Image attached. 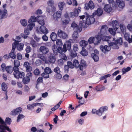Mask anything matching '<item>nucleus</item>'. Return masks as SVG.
I'll list each match as a JSON object with an SVG mask.
<instances>
[{"mask_svg":"<svg viewBox=\"0 0 132 132\" xmlns=\"http://www.w3.org/2000/svg\"><path fill=\"white\" fill-rule=\"evenodd\" d=\"M84 14L86 15V20H82L80 21L79 24L82 27L86 28L89 25L93 24L95 20L93 18H92L90 15L87 13L85 12Z\"/></svg>","mask_w":132,"mask_h":132,"instance_id":"1","label":"nucleus"},{"mask_svg":"<svg viewBox=\"0 0 132 132\" xmlns=\"http://www.w3.org/2000/svg\"><path fill=\"white\" fill-rule=\"evenodd\" d=\"M12 121L11 119L7 117L6 118L5 121H4L3 119L0 117V123L4 126L3 128H2L3 130H9V128L7 126L6 124L10 125Z\"/></svg>","mask_w":132,"mask_h":132,"instance_id":"2","label":"nucleus"},{"mask_svg":"<svg viewBox=\"0 0 132 132\" xmlns=\"http://www.w3.org/2000/svg\"><path fill=\"white\" fill-rule=\"evenodd\" d=\"M108 107L106 106H102L100 107L98 110H96L95 109H93L92 111V113H96L99 116H101L103 112L105 111L108 110Z\"/></svg>","mask_w":132,"mask_h":132,"instance_id":"3","label":"nucleus"},{"mask_svg":"<svg viewBox=\"0 0 132 132\" xmlns=\"http://www.w3.org/2000/svg\"><path fill=\"white\" fill-rule=\"evenodd\" d=\"M66 44L67 45L68 50L69 51V54L70 56L72 58H74L77 56V52L71 49V42L69 40L67 41Z\"/></svg>","mask_w":132,"mask_h":132,"instance_id":"4","label":"nucleus"},{"mask_svg":"<svg viewBox=\"0 0 132 132\" xmlns=\"http://www.w3.org/2000/svg\"><path fill=\"white\" fill-rule=\"evenodd\" d=\"M103 14V10L101 8L99 7L97 9V10H95L93 13L92 15H90V16L92 18H93L95 20V17L96 15L98 16H101Z\"/></svg>","mask_w":132,"mask_h":132,"instance_id":"5","label":"nucleus"},{"mask_svg":"<svg viewBox=\"0 0 132 132\" xmlns=\"http://www.w3.org/2000/svg\"><path fill=\"white\" fill-rule=\"evenodd\" d=\"M81 8L80 7H79L78 8H75L73 12H70V17L71 18H74L75 17L77 16L79 13L81 12Z\"/></svg>","mask_w":132,"mask_h":132,"instance_id":"6","label":"nucleus"},{"mask_svg":"<svg viewBox=\"0 0 132 132\" xmlns=\"http://www.w3.org/2000/svg\"><path fill=\"white\" fill-rule=\"evenodd\" d=\"M58 36L61 38L66 39L68 37V35L64 31L60 29H59L57 31Z\"/></svg>","mask_w":132,"mask_h":132,"instance_id":"7","label":"nucleus"},{"mask_svg":"<svg viewBox=\"0 0 132 132\" xmlns=\"http://www.w3.org/2000/svg\"><path fill=\"white\" fill-rule=\"evenodd\" d=\"M22 110V109L21 107H18L12 110L11 112V114L12 116H15L20 113Z\"/></svg>","mask_w":132,"mask_h":132,"instance_id":"8","label":"nucleus"},{"mask_svg":"<svg viewBox=\"0 0 132 132\" xmlns=\"http://www.w3.org/2000/svg\"><path fill=\"white\" fill-rule=\"evenodd\" d=\"M94 7V5L93 1H90L88 3H85L84 8L87 10H88L89 9H92Z\"/></svg>","mask_w":132,"mask_h":132,"instance_id":"9","label":"nucleus"},{"mask_svg":"<svg viewBox=\"0 0 132 132\" xmlns=\"http://www.w3.org/2000/svg\"><path fill=\"white\" fill-rule=\"evenodd\" d=\"M101 50L104 53L110 51L111 50V47L107 45H101L100 46Z\"/></svg>","mask_w":132,"mask_h":132,"instance_id":"10","label":"nucleus"},{"mask_svg":"<svg viewBox=\"0 0 132 132\" xmlns=\"http://www.w3.org/2000/svg\"><path fill=\"white\" fill-rule=\"evenodd\" d=\"M7 12V11L6 9H4L2 11L0 9V15H1V19H2L1 22L2 21V19L7 18L6 14Z\"/></svg>","mask_w":132,"mask_h":132,"instance_id":"11","label":"nucleus"},{"mask_svg":"<svg viewBox=\"0 0 132 132\" xmlns=\"http://www.w3.org/2000/svg\"><path fill=\"white\" fill-rule=\"evenodd\" d=\"M103 10L107 13H110L111 12L112 9L110 5L105 4Z\"/></svg>","mask_w":132,"mask_h":132,"instance_id":"12","label":"nucleus"},{"mask_svg":"<svg viewBox=\"0 0 132 132\" xmlns=\"http://www.w3.org/2000/svg\"><path fill=\"white\" fill-rule=\"evenodd\" d=\"M49 63H54L55 61L56 58L54 55L52 53H51L48 57Z\"/></svg>","mask_w":132,"mask_h":132,"instance_id":"13","label":"nucleus"},{"mask_svg":"<svg viewBox=\"0 0 132 132\" xmlns=\"http://www.w3.org/2000/svg\"><path fill=\"white\" fill-rule=\"evenodd\" d=\"M100 34L99 32L98 33V34L96 35L95 36V37L97 40V42L95 43L94 44L96 45H97L99 43H100L101 42V40L102 39V35H103L104 34L100 33Z\"/></svg>","mask_w":132,"mask_h":132,"instance_id":"14","label":"nucleus"},{"mask_svg":"<svg viewBox=\"0 0 132 132\" xmlns=\"http://www.w3.org/2000/svg\"><path fill=\"white\" fill-rule=\"evenodd\" d=\"M61 12L59 11H58L56 13H54L53 15V19L55 20H57L61 17Z\"/></svg>","mask_w":132,"mask_h":132,"instance_id":"15","label":"nucleus"},{"mask_svg":"<svg viewBox=\"0 0 132 132\" xmlns=\"http://www.w3.org/2000/svg\"><path fill=\"white\" fill-rule=\"evenodd\" d=\"M112 27L115 31H116L119 27V23L117 20L113 21H112Z\"/></svg>","mask_w":132,"mask_h":132,"instance_id":"16","label":"nucleus"},{"mask_svg":"<svg viewBox=\"0 0 132 132\" xmlns=\"http://www.w3.org/2000/svg\"><path fill=\"white\" fill-rule=\"evenodd\" d=\"M40 30L45 35L47 34L48 32V30L44 25L41 26L39 28Z\"/></svg>","mask_w":132,"mask_h":132,"instance_id":"17","label":"nucleus"},{"mask_svg":"<svg viewBox=\"0 0 132 132\" xmlns=\"http://www.w3.org/2000/svg\"><path fill=\"white\" fill-rule=\"evenodd\" d=\"M40 50L44 54L47 53L49 51V50L45 46H41L40 48Z\"/></svg>","mask_w":132,"mask_h":132,"instance_id":"18","label":"nucleus"},{"mask_svg":"<svg viewBox=\"0 0 132 132\" xmlns=\"http://www.w3.org/2000/svg\"><path fill=\"white\" fill-rule=\"evenodd\" d=\"M112 41L115 42L116 46H117V44H119L120 45H121L122 44V39L121 37L118 38L116 40L115 38H113Z\"/></svg>","mask_w":132,"mask_h":132,"instance_id":"19","label":"nucleus"},{"mask_svg":"<svg viewBox=\"0 0 132 132\" xmlns=\"http://www.w3.org/2000/svg\"><path fill=\"white\" fill-rule=\"evenodd\" d=\"M13 65L14 66L13 69L15 70L19 69L18 67L20 66V62L18 60H15L14 61Z\"/></svg>","mask_w":132,"mask_h":132,"instance_id":"20","label":"nucleus"},{"mask_svg":"<svg viewBox=\"0 0 132 132\" xmlns=\"http://www.w3.org/2000/svg\"><path fill=\"white\" fill-rule=\"evenodd\" d=\"M88 42V41L84 40H82L79 42L80 45L82 47V48L85 47L87 45Z\"/></svg>","mask_w":132,"mask_h":132,"instance_id":"21","label":"nucleus"},{"mask_svg":"<svg viewBox=\"0 0 132 132\" xmlns=\"http://www.w3.org/2000/svg\"><path fill=\"white\" fill-rule=\"evenodd\" d=\"M57 36V34L55 32H52L50 35V38L53 41H55L56 40Z\"/></svg>","mask_w":132,"mask_h":132,"instance_id":"22","label":"nucleus"},{"mask_svg":"<svg viewBox=\"0 0 132 132\" xmlns=\"http://www.w3.org/2000/svg\"><path fill=\"white\" fill-rule=\"evenodd\" d=\"M7 72L9 73H11L13 71V68L11 65L7 66L5 68Z\"/></svg>","mask_w":132,"mask_h":132,"instance_id":"23","label":"nucleus"},{"mask_svg":"<svg viewBox=\"0 0 132 132\" xmlns=\"http://www.w3.org/2000/svg\"><path fill=\"white\" fill-rule=\"evenodd\" d=\"M108 43L109 45V46L110 47L113 46L114 45L115 46L112 47L113 49H118L119 48V47L118 46H116V43L114 41H113V42H112L110 41L109 42H108Z\"/></svg>","mask_w":132,"mask_h":132,"instance_id":"24","label":"nucleus"},{"mask_svg":"<svg viewBox=\"0 0 132 132\" xmlns=\"http://www.w3.org/2000/svg\"><path fill=\"white\" fill-rule=\"evenodd\" d=\"M80 54L82 56L85 57L87 56L88 55V52L85 48H83L81 51L80 52Z\"/></svg>","mask_w":132,"mask_h":132,"instance_id":"25","label":"nucleus"},{"mask_svg":"<svg viewBox=\"0 0 132 132\" xmlns=\"http://www.w3.org/2000/svg\"><path fill=\"white\" fill-rule=\"evenodd\" d=\"M91 57L95 62L98 61L99 59V57L95 53H92L91 55Z\"/></svg>","mask_w":132,"mask_h":132,"instance_id":"26","label":"nucleus"},{"mask_svg":"<svg viewBox=\"0 0 132 132\" xmlns=\"http://www.w3.org/2000/svg\"><path fill=\"white\" fill-rule=\"evenodd\" d=\"M13 71H14L13 73L14 77L16 79H18V78L17 76H19V73L20 72L19 71V69L15 70L13 69Z\"/></svg>","mask_w":132,"mask_h":132,"instance_id":"27","label":"nucleus"},{"mask_svg":"<svg viewBox=\"0 0 132 132\" xmlns=\"http://www.w3.org/2000/svg\"><path fill=\"white\" fill-rule=\"evenodd\" d=\"M38 23L41 26L44 25L45 24L44 20L42 17L39 16L37 20Z\"/></svg>","mask_w":132,"mask_h":132,"instance_id":"28","label":"nucleus"},{"mask_svg":"<svg viewBox=\"0 0 132 132\" xmlns=\"http://www.w3.org/2000/svg\"><path fill=\"white\" fill-rule=\"evenodd\" d=\"M111 38V36H105L104 35H102V40L103 41H107L108 42H109L110 40L109 39Z\"/></svg>","mask_w":132,"mask_h":132,"instance_id":"29","label":"nucleus"},{"mask_svg":"<svg viewBox=\"0 0 132 132\" xmlns=\"http://www.w3.org/2000/svg\"><path fill=\"white\" fill-rule=\"evenodd\" d=\"M78 35L77 31H74L72 35L73 39L76 40L78 38Z\"/></svg>","mask_w":132,"mask_h":132,"instance_id":"30","label":"nucleus"},{"mask_svg":"<svg viewBox=\"0 0 132 132\" xmlns=\"http://www.w3.org/2000/svg\"><path fill=\"white\" fill-rule=\"evenodd\" d=\"M44 72L48 74H50L53 72L51 68L49 67L45 68L44 69Z\"/></svg>","mask_w":132,"mask_h":132,"instance_id":"31","label":"nucleus"},{"mask_svg":"<svg viewBox=\"0 0 132 132\" xmlns=\"http://www.w3.org/2000/svg\"><path fill=\"white\" fill-rule=\"evenodd\" d=\"M14 52L15 51L12 50L11 52L9 54L10 57L13 59H15L16 58V56L14 53Z\"/></svg>","mask_w":132,"mask_h":132,"instance_id":"32","label":"nucleus"},{"mask_svg":"<svg viewBox=\"0 0 132 132\" xmlns=\"http://www.w3.org/2000/svg\"><path fill=\"white\" fill-rule=\"evenodd\" d=\"M65 4V3L63 2H59L58 4V6L59 9L61 11L63 9V6Z\"/></svg>","mask_w":132,"mask_h":132,"instance_id":"33","label":"nucleus"},{"mask_svg":"<svg viewBox=\"0 0 132 132\" xmlns=\"http://www.w3.org/2000/svg\"><path fill=\"white\" fill-rule=\"evenodd\" d=\"M118 3H119L118 6L121 8H123L125 6V3L124 1L120 0L118 1Z\"/></svg>","mask_w":132,"mask_h":132,"instance_id":"34","label":"nucleus"},{"mask_svg":"<svg viewBox=\"0 0 132 132\" xmlns=\"http://www.w3.org/2000/svg\"><path fill=\"white\" fill-rule=\"evenodd\" d=\"M131 69V68L129 67H128L126 68H123L122 69V74H125L127 72L130 71Z\"/></svg>","mask_w":132,"mask_h":132,"instance_id":"35","label":"nucleus"},{"mask_svg":"<svg viewBox=\"0 0 132 132\" xmlns=\"http://www.w3.org/2000/svg\"><path fill=\"white\" fill-rule=\"evenodd\" d=\"M24 44L23 43H20L17 47V49L18 50L22 51L23 50Z\"/></svg>","mask_w":132,"mask_h":132,"instance_id":"36","label":"nucleus"},{"mask_svg":"<svg viewBox=\"0 0 132 132\" xmlns=\"http://www.w3.org/2000/svg\"><path fill=\"white\" fill-rule=\"evenodd\" d=\"M106 26L104 25H103L101 26L100 32V33L104 34H105L106 31V29H105V27Z\"/></svg>","mask_w":132,"mask_h":132,"instance_id":"37","label":"nucleus"},{"mask_svg":"<svg viewBox=\"0 0 132 132\" xmlns=\"http://www.w3.org/2000/svg\"><path fill=\"white\" fill-rule=\"evenodd\" d=\"M73 64L74 67H75L76 68H78L79 66V64L78 60L75 59L74 60Z\"/></svg>","mask_w":132,"mask_h":132,"instance_id":"38","label":"nucleus"},{"mask_svg":"<svg viewBox=\"0 0 132 132\" xmlns=\"http://www.w3.org/2000/svg\"><path fill=\"white\" fill-rule=\"evenodd\" d=\"M70 21V19H66L62 21L61 23L63 26H65L69 23Z\"/></svg>","mask_w":132,"mask_h":132,"instance_id":"39","label":"nucleus"},{"mask_svg":"<svg viewBox=\"0 0 132 132\" xmlns=\"http://www.w3.org/2000/svg\"><path fill=\"white\" fill-rule=\"evenodd\" d=\"M2 90L5 91V92L6 91V87L7 85L5 82H3L2 84Z\"/></svg>","mask_w":132,"mask_h":132,"instance_id":"40","label":"nucleus"},{"mask_svg":"<svg viewBox=\"0 0 132 132\" xmlns=\"http://www.w3.org/2000/svg\"><path fill=\"white\" fill-rule=\"evenodd\" d=\"M95 37H90L88 39V42L89 44H91L94 43L95 40Z\"/></svg>","mask_w":132,"mask_h":132,"instance_id":"41","label":"nucleus"},{"mask_svg":"<svg viewBox=\"0 0 132 132\" xmlns=\"http://www.w3.org/2000/svg\"><path fill=\"white\" fill-rule=\"evenodd\" d=\"M20 22L21 24L23 26L25 27L27 25V21L25 19H24L22 20H20Z\"/></svg>","mask_w":132,"mask_h":132,"instance_id":"42","label":"nucleus"},{"mask_svg":"<svg viewBox=\"0 0 132 132\" xmlns=\"http://www.w3.org/2000/svg\"><path fill=\"white\" fill-rule=\"evenodd\" d=\"M30 81V79L28 78H24L22 79V82L24 84H26L28 83Z\"/></svg>","mask_w":132,"mask_h":132,"instance_id":"43","label":"nucleus"},{"mask_svg":"<svg viewBox=\"0 0 132 132\" xmlns=\"http://www.w3.org/2000/svg\"><path fill=\"white\" fill-rule=\"evenodd\" d=\"M24 116L22 114H19L17 117L16 121L17 122H19L20 119L23 118L24 117Z\"/></svg>","mask_w":132,"mask_h":132,"instance_id":"44","label":"nucleus"},{"mask_svg":"<svg viewBox=\"0 0 132 132\" xmlns=\"http://www.w3.org/2000/svg\"><path fill=\"white\" fill-rule=\"evenodd\" d=\"M73 63H72V62L71 61L67 62V65L71 69H73L74 68V66L73 65Z\"/></svg>","mask_w":132,"mask_h":132,"instance_id":"45","label":"nucleus"},{"mask_svg":"<svg viewBox=\"0 0 132 132\" xmlns=\"http://www.w3.org/2000/svg\"><path fill=\"white\" fill-rule=\"evenodd\" d=\"M39 16H38L36 17L35 16H31V19L32 20V22H34L38 20V18H39Z\"/></svg>","mask_w":132,"mask_h":132,"instance_id":"46","label":"nucleus"},{"mask_svg":"<svg viewBox=\"0 0 132 132\" xmlns=\"http://www.w3.org/2000/svg\"><path fill=\"white\" fill-rule=\"evenodd\" d=\"M54 71L57 74H59L60 72V69L58 67H57L54 68Z\"/></svg>","mask_w":132,"mask_h":132,"instance_id":"47","label":"nucleus"},{"mask_svg":"<svg viewBox=\"0 0 132 132\" xmlns=\"http://www.w3.org/2000/svg\"><path fill=\"white\" fill-rule=\"evenodd\" d=\"M41 76L45 79L49 78V74L44 73V72H43L41 74Z\"/></svg>","mask_w":132,"mask_h":132,"instance_id":"48","label":"nucleus"},{"mask_svg":"<svg viewBox=\"0 0 132 132\" xmlns=\"http://www.w3.org/2000/svg\"><path fill=\"white\" fill-rule=\"evenodd\" d=\"M108 30L110 33L112 35H115L116 34V32H115L116 31H114V30L113 28H109Z\"/></svg>","mask_w":132,"mask_h":132,"instance_id":"49","label":"nucleus"},{"mask_svg":"<svg viewBox=\"0 0 132 132\" xmlns=\"http://www.w3.org/2000/svg\"><path fill=\"white\" fill-rule=\"evenodd\" d=\"M73 47V50L74 51H75V52H76L78 50V46L77 44H74Z\"/></svg>","mask_w":132,"mask_h":132,"instance_id":"50","label":"nucleus"},{"mask_svg":"<svg viewBox=\"0 0 132 132\" xmlns=\"http://www.w3.org/2000/svg\"><path fill=\"white\" fill-rule=\"evenodd\" d=\"M34 74L37 76L39 75L40 73V72L39 69L38 68H36L34 71Z\"/></svg>","mask_w":132,"mask_h":132,"instance_id":"51","label":"nucleus"},{"mask_svg":"<svg viewBox=\"0 0 132 132\" xmlns=\"http://www.w3.org/2000/svg\"><path fill=\"white\" fill-rule=\"evenodd\" d=\"M56 44L57 46H61L62 44V41L60 39H57L56 40Z\"/></svg>","mask_w":132,"mask_h":132,"instance_id":"52","label":"nucleus"},{"mask_svg":"<svg viewBox=\"0 0 132 132\" xmlns=\"http://www.w3.org/2000/svg\"><path fill=\"white\" fill-rule=\"evenodd\" d=\"M24 75L25 74L24 72H20L19 73V75L17 76V77L18 78H24Z\"/></svg>","mask_w":132,"mask_h":132,"instance_id":"53","label":"nucleus"},{"mask_svg":"<svg viewBox=\"0 0 132 132\" xmlns=\"http://www.w3.org/2000/svg\"><path fill=\"white\" fill-rule=\"evenodd\" d=\"M67 50H68L67 45L66 42L65 44H64L63 45V48L62 49V52L63 51L64 53H65Z\"/></svg>","mask_w":132,"mask_h":132,"instance_id":"54","label":"nucleus"},{"mask_svg":"<svg viewBox=\"0 0 132 132\" xmlns=\"http://www.w3.org/2000/svg\"><path fill=\"white\" fill-rule=\"evenodd\" d=\"M16 57L17 59L19 60H21L22 58V55L21 53H17L16 54Z\"/></svg>","mask_w":132,"mask_h":132,"instance_id":"55","label":"nucleus"},{"mask_svg":"<svg viewBox=\"0 0 132 132\" xmlns=\"http://www.w3.org/2000/svg\"><path fill=\"white\" fill-rule=\"evenodd\" d=\"M47 4L49 6H50L53 5L54 3L53 0H49V1L47 2Z\"/></svg>","mask_w":132,"mask_h":132,"instance_id":"56","label":"nucleus"},{"mask_svg":"<svg viewBox=\"0 0 132 132\" xmlns=\"http://www.w3.org/2000/svg\"><path fill=\"white\" fill-rule=\"evenodd\" d=\"M77 26L78 25L75 22L73 21L71 24V27L72 28H73L74 29H75Z\"/></svg>","mask_w":132,"mask_h":132,"instance_id":"57","label":"nucleus"},{"mask_svg":"<svg viewBox=\"0 0 132 132\" xmlns=\"http://www.w3.org/2000/svg\"><path fill=\"white\" fill-rule=\"evenodd\" d=\"M69 68H70L67 65H65L64 67V70L65 73H68Z\"/></svg>","mask_w":132,"mask_h":132,"instance_id":"58","label":"nucleus"},{"mask_svg":"<svg viewBox=\"0 0 132 132\" xmlns=\"http://www.w3.org/2000/svg\"><path fill=\"white\" fill-rule=\"evenodd\" d=\"M31 48L29 46H27L25 49L27 53H29L31 51Z\"/></svg>","mask_w":132,"mask_h":132,"instance_id":"59","label":"nucleus"},{"mask_svg":"<svg viewBox=\"0 0 132 132\" xmlns=\"http://www.w3.org/2000/svg\"><path fill=\"white\" fill-rule=\"evenodd\" d=\"M30 43L33 47H35L36 46V42L34 40L30 41Z\"/></svg>","mask_w":132,"mask_h":132,"instance_id":"60","label":"nucleus"},{"mask_svg":"<svg viewBox=\"0 0 132 132\" xmlns=\"http://www.w3.org/2000/svg\"><path fill=\"white\" fill-rule=\"evenodd\" d=\"M6 67V64L4 63H2L1 65L2 69L3 71L5 70Z\"/></svg>","mask_w":132,"mask_h":132,"instance_id":"61","label":"nucleus"},{"mask_svg":"<svg viewBox=\"0 0 132 132\" xmlns=\"http://www.w3.org/2000/svg\"><path fill=\"white\" fill-rule=\"evenodd\" d=\"M32 70V68L31 66V64L26 68V70L27 72H30Z\"/></svg>","mask_w":132,"mask_h":132,"instance_id":"62","label":"nucleus"},{"mask_svg":"<svg viewBox=\"0 0 132 132\" xmlns=\"http://www.w3.org/2000/svg\"><path fill=\"white\" fill-rule=\"evenodd\" d=\"M43 81V78L42 77H39L37 80V83L42 82Z\"/></svg>","mask_w":132,"mask_h":132,"instance_id":"63","label":"nucleus"},{"mask_svg":"<svg viewBox=\"0 0 132 132\" xmlns=\"http://www.w3.org/2000/svg\"><path fill=\"white\" fill-rule=\"evenodd\" d=\"M27 109L30 110H32V109H34V107L32 104H28L27 106Z\"/></svg>","mask_w":132,"mask_h":132,"instance_id":"64","label":"nucleus"}]
</instances>
